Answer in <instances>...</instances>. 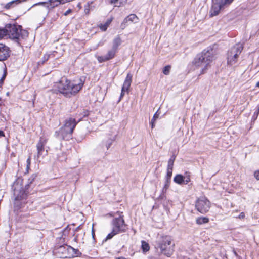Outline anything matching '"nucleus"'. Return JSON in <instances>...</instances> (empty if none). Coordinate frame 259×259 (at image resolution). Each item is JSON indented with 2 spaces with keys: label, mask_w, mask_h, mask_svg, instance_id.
<instances>
[{
  "label": "nucleus",
  "mask_w": 259,
  "mask_h": 259,
  "mask_svg": "<svg viewBox=\"0 0 259 259\" xmlns=\"http://www.w3.org/2000/svg\"><path fill=\"white\" fill-rule=\"evenodd\" d=\"M84 83V79L83 78H80L78 80L70 81L65 77H62L56 83V87L60 94L66 97L70 98L79 92Z\"/></svg>",
  "instance_id": "nucleus-1"
},
{
  "label": "nucleus",
  "mask_w": 259,
  "mask_h": 259,
  "mask_svg": "<svg viewBox=\"0 0 259 259\" xmlns=\"http://www.w3.org/2000/svg\"><path fill=\"white\" fill-rule=\"evenodd\" d=\"M214 53L215 52L212 48H207L197 55L193 61L194 65L197 67H201V72L204 73L214 59Z\"/></svg>",
  "instance_id": "nucleus-2"
},
{
  "label": "nucleus",
  "mask_w": 259,
  "mask_h": 259,
  "mask_svg": "<svg viewBox=\"0 0 259 259\" xmlns=\"http://www.w3.org/2000/svg\"><path fill=\"white\" fill-rule=\"evenodd\" d=\"M4 30L6 36L8 35L9 38L18 42L21 39H24L28 37L27 31L22 29V26L16 24H8L6 25Z\"/></svg>",
  "instance_id": "nucleus-3"
},
{
  "label": "nucleus",
  "mask_w": 259,
  "mask_h": 259,
  "mask_svg": "<svg viewBox=\"0 0 259 259\" xmlns=\"http://www.w3.org/2000/svg\"><path fill=\"white\" fill-rule=\"evenodd\" d=\"M154 245L156 248H159L161 253L167 256H170L173 252L174 244L172 243V239L169 236H160L157 238Z\"/></svg>",
  "instance_id": "nucleus-4"
},
{
  "label": "nucleus",
  "mask_w": 259,
  "mask_h": 259,
  "mask_svg": "<svg viewBox=\"0 0 259 259\" xmlns=\"http://www.w3.org/2000/svg\"><path fill=\"white\" fill-rule=\"evenodd\" d=\"M76 124L77 122L74 118L71 117L66 119L64 125L59 132H56L55 136L60 139H65L67 136L70 137Z\"/></svg>",
  "instance_id": "nucleus-5"
},
{
  "label": "nucleus",
  "mask_w": 259,
  "mask_h": 259,
  "mask_svg": "<svg viewBox=\"0 0 259 259\" xmlns=\"http://www.w3.org/2000/svg\"><path fill=\"white\" fill-rule=\"evenodd\" d=\"M243 49L241 44H237L228 51L227 53V64L229 65H233L237 63L238 58Z\"/></svg>",
  "instance_id": "nucleus-6"
},
{
  "label": "nucleus",
  "mask_w": 259,
  "mask_h": 259,
  "mask_svg": "<svg viewBox=\"0 0 259 259\" xmlns=\"http://www.w3.org/2000/svg\"><path fill=\"white\" fill-rule=\"evenodd\" d=\"M112 225L114 232L120 233L126 231V224L122 216L114 218L112 221Z\"/></svg>",
  "instance_id": "nucleus-7"
},
{
  "label": "nucleus",
  "mask_w": 259,
  "mask_h": 259,
  "mask_svg": "<svg viewBox=\"0 0 259 259\" xmlns=\"http://www.w3.org/2000/svg\"><path fill=\"white\" fill-rule=\"evenodd\" d=\"M210 207V202L205 197L199 198L196 203L197 210L203 214L208 211Z\"/></svg>",
  "instance_id": "nucleus-8"
},
{
  "label": "nucleus",
  "mask_w": 259,
  "mask_h": 259,
  "mask_svg": "<svg viewBox=\"0 0 259 259\" xmlns=\"http://www.w3.org/2000/svg\"><path fill=\"white\" fill-rule=\"evenodd\" d=\"M70 250L74 251L75 254H76V255H78V253H77L76 252V251L79 252L78 250H76L72 247H68L65 246H60L59 247L55 248V249L54 250V253L60 258H64L66 257V256L64 255L66 254V251Z\"/></svg>",
  "instance_id": "nucleus-9"
},
{
  "label": "nucleus",
  "mask_w": 259,
  "mask_h": 259,
  "mask_svg": "<svg viewBox=\"0 0 259 259\" xmlns=\"http://www.w3.org/2000/svg\"><path fill=\"white\" fill-rule=\"evenodd\" d=\"M47 143V140L41 137L39 141L36 145L37 148V159H38L41 156H42V154L45 151L44 146Z\"/></svg>",
  "instance_id": "nucleus-10"
},
{
  "label": "nucleus",
  "mask_w": 259,
  "mask_h": 259,
  "mask_svg": "<svg viewBox=\"0 0 259 259\" xmlns=\"http://www.w3.org/2000/svg\"><path fill=\"white\" fill-rule=\"evenodd\" d=\"M116 50L112 48L108 51L106 55L104 56H98L97 59L99 62H103L113 58L115 56Z\"/></svg>",
  "instance_id": "nucleus-11"
},
{
  "label": "nucleus",
  "mask_w": 259,
  "mask_h": 259,
  "mask_svg": "<svg viewBox=\"0 0 259 259\" xmlns=\"http://www.w3.org/2000/svg\"><path fill=\"white\" fill-rule=\"evenodd\" d=\"M72 1L73 0H48V4H49V5L46 7L48 9L50 10L58 6L60 4H64Z\"/></svg>",
  "instance_id": "nucleus-12"
},
{
  "label": "nucleus",
  "mask_w": 259,
  "mask_h": 259,
  "mask_svg": "<svg viewBox=\"0 0 259 259\" xmlns=\"http://www.w3.org/2000/svg\"><path fill=\"white\" fill-rule=\"evenodd\" d=\"M138 20V18L135 14H131L126 17L123 21L121 24V28L124 29L126 26L127 25L128 22L137 23Z\"/></svg>",
  "instance_id": "nucleus-13"
},
{
  "label": "nucleus",
  "mask_w": 259,
  "mask_h": 259,
  "mask_svg": "<svg viewBox=\"0 0 259 259\" xmlns=\"http://www.w3.org/2000/svg\"><path fill=\"white\" fill-rule=\"evenodd\" d=\"M9 56V48L3 44H0V61L6 60Z\"/></svg>",
  "instance_id": "nucleus-14"
},
{
  "label": "nucleus",
  "mask_w": 259,
  "mask_h": 259,
  "mask_svg": "<svg viewBox=\"0 0 259 259\" xmlns=\"http://www.w3.org/2000/svg\"><path fill=\"white\" fill-rule=\"evenodd\" d=\"M222 8H223V7L220 3H217V1H216V3L214 2L210 10V16L211 17L217 16Z\"/></svg>",
  "instance_id": "nucleus-15"
},
{
  "label": "nucleus",
  "mask_w": 259,
  "mask_h": 259,
  "mask_svg": "<svg viewBox=\"0 0 259 259\" xmlns=\"http://www.w3.org/2000/svg\"><path fill=\"white\" fill-rule=\"evenodd\" d=\"M132 80V75L130 73L127 74L126 77L124 81L122 89L123 90H125L126 92H128L129 89L131 87V84Z\"/></svg>",
  "instance_id": "nucleus-16"
},
{
  "label": "nucleus",
  "mask_w": 259,
  "mask_h": 259,
  "mask_svg": "<svg viewBox=\"0 0 259 259\" xmlns=\"http://www.w3.org/2000/svg\"><path fill=\"white\" fill-rule=\"evenodd\" d=\"M27 0H13L11 2H10L8 3L5 6V8L6 9H10L13 7H14L15 6H16L17 5L23 2H25Z\"/></svg>",
  "instance_id": "nucleus-17"
},
{
  "label": "nucleus",
  "mask_w": 259,
  "mask_h": 259,
  "mask_svg": "<svg viewBox=\"0 0 259 259\" xmlns=\"http://www.w3.org/2000/svg\"><path fill=\"white\" fill-rule=\"evenodd\" d=\"M127 0H110V4L114 5L115 7H120L125 5Z\"/></svg>",
  "instance_id": "nucleus-18"
},
{
  "label": "nucleus",
  "mask_w": 259,
  "mask_h": 259,
  "mask_svg": "<svg viewBox=\"0 0 259 259\" xmlns=\"http://www.w3.org/2000/svg\"><path fill=\"white\" fill-rule=\"evenodd\" d=\"M184 179L185 177L182 175H177L174 179V181L178 184H182L184 182Z\"/></svg>",
  "instance_id": "nucleus-19"
},
{
  "label": "nucleus",
  "mask_w": 259,
  "mask_h": 259,
  "mask_svg": "<svg viewBox=\"0 0 259 259\" xmlns=\"http://www.w3.org/2000/svg\"><path fill=\"white\" fill-rule=\"evenodd\" d=\"M208 222L209 219L207 217H199L196 220V223L199 225L207 223Z\"/></svg>",
  "instance_id": "nucleus-20"
},
{
  "label": "nucleus",
  "mask_w": 259,
  "mask_h": 259,
  "mask_svg": "<svg viewBox=\"0 0 259 259\" xmlns=\"http://www.w3.org/2000/svg\"><path fill=\"white\" fill-rule=\"evenodd\" d=\"M121 40L120 37H117L114 38L113 42V47L112 48L117 50L118 46L121 44Z\"/></svg>",
  "instance_id": "nucleus-21"
},
{
  "label": "nucleus",
  "mask_w": 259,
  "mask_h": 259,
  "mask_svg": "<svg viewBox=\"0 0 259 259\" xmlns=\"http://www.w3.org/2000/svg\"><path fill=\"white\" fill-rule=\"evenodd\" d=\"M114 140V138H109L103 142V145L105 146L107 149H108L110 147Z\"/></svg>",
  "instance_id": "nucleus-22"
},
{
  "label": "nucleus",
  "mask_w": 259,
  "mask_h": 259,
  "mask_svg": "<svg viewBox=\"0 0 259 259\" xmlns=\"http://www.w3.org/2000/svg\"><path fill=\"white\" fill-rule=\"evenodd\" d=\"M176 156L175 155H172L170 158L169 159L168 161V165L167 169H173V165L174 163V161L175 160Z\"/></svg>",
  "instance_id": "nucleus-23"
},
{
  "label": "nucleus",
  "mask_w": 259,
  "mask_h": 259,
  "mask_svg": "<svg viewBox=\"0 0 259 259\" xmlns=\"http://www.w3.org/2000/svg\"><path fill=\"white\" fill-rule=\"evenodd\" d=\"M142 249L143 252H147L149 250V246L148 243L142 241Z\"/></svg>",
  "instance_id": "nucleus-24"
},
{
  "label": "nucleus",
  "mask_w": 259,
  "mask_h": 259,
  "mask_svg": "<svg viewBox=\"0 0 259 259\" xmlns=\"http://www.w3.org/2000/svg\"><path fill=\"white\" fill-rule=\"evenodd\" d=\"M234 0H220L219 3L223 7L230 5Z\"/></svg>",
  "instance_id": "nucleus-25"
},
{
  "label": "nucleus",
  "mask_w": 259,
  "mask_h": 259,
  "mask_svg": "<svg viewBox=\"0 0 259 259\" xmlns=\"http://www.w3.org/2000/svg\"><path fill=\"white\" fill-rule=\"evenodd\" d=\"M111 22V20H108V21H107V22L105 23V24H104L103 25H102V24L101 25V26H100V29L103 31H106L107 30L108 27L110 25Z\"/></svg>",
  "instance_id": "nucleus-26"
},
{
  "label": "nucleus",
  "mask_w": 259,
  "mask_h": 259,
  "mask_svg": "<svg viewBox=\"0 0 259 259\" xmlns=\"http://www.w3.org/2000/svg\"><path fill=\"white\" fill-rule=\"evenodd\" d=\"M170 183V180H166L164 187L162 188V193H164L168 189Z\"/></svg>",
  "instance_id": "nucleus-27"
},
{
  "label": "nucleus",
  "mask_w": 259,
  "mask_h": 259,
  "mask_svg": "<svg viewBox=\"0 0 259 259\" xmlns=\"http://www.w3.org/2000/svg\"><path fill=\"white\" fill-rule=\"evenodd\" d=\"M172 174V169H167V174L165 177L166 180H171V177Z\"/></svg>",
  "instance_id": "nucleus-28"
},
{
  "label": "nucleus",
  "mask_w": 259,
  "mask_h": 259,
  "mask_svg": "<svg viewBox=\"0 0 259 259\" xmlns=\"http://www.w3.org/2000/svg\"><path fill=\"white\" fill-rule=\"evenodd\" d=\"M171 69V67L169 65L166 66L163 70V73L165 75H168L170 72V70Z\"/></svg>",
  "instance_id": "nucleus-29"
},
{
  "label": "nucleus",
  "mask_w": 259,
  "mask_h": 259,
  "mask_svg": "<svg viewBox=\"0 0 259 259\" xmlns=\"http://www.w3.org/2000/svg\"><path fill=\"white\" fill-rule=\"evenodd\" d=\"M117 234H118V233L116 232H114V230L112 229V232L108 234V235L107 236L106 240L111 239L114 236H115V235H116Z\"/></svg>",
  "instance_id": "nucleus-30"
},
{
  "label": "nucleus",
  "mask_w": 259,
  "mask_h": 259,
  "mask_svg": "<svg viewBox=\"0 0 259 259\" xmlns=\"http://www.w3.org/2000/svg\"><path fill=\"white\" fill-rule=\"evenodd\" d=\"M14 185H15V188L14 190V195H17V197H16V200H19L22 197V196H19L18 194H17L18 191L16 189V186L18 185V184H15Z\"/></svg>",
  "instance_id": "nucleus-31"
},
{
  "label": "nucleus",
  "mask_w": 259,
  "mask_h": 259,
  "mask_svg": "<svg viewBox=\"0 0 259 259\" xmlns=\"http://www.w3.org/2000/svg\"><path fill=\"white\" fill-rule=\"evenodd\" d=\"M259 114V104H258V106H257V109L256 111L254 112V114L253 115V118L255 120L256 119V118H257V116Z\"/></svg>",
  "instance_id": "nucleus-32"
},
{
  "label": "nucleus",
  "mask_w": 259,
  "mask_h": 259,
  "mask_svg": "<svg viewBox=\"0 0 259 259\" xmlns=\"http://www.w3.org/2000/svg\"><path fill=\"white\" fill-rule=\"evenodd\" d=\"M6 36V32L4 28H0V39Z\"/></svg>",
  "instance_id": "nucleus-33"
},
{
  "label": "nucleus",
  "mask_w": 259,
  "mask_h": 259,
  "mask_svg": "<svg viewBox=\"0 0 259 259\" xmlns=\"http://www.w3.org/2000/svg\"><path fill=\"white\" fill-rule=\"evenodd\" d=\"M31 163V157L29 156L27 159V166H26V169L28 171V169L30 168Z\"/></svg>",
  "instance_id": "nucleus-34"
},
{
  "label": "nucleus",
  "mask_w": 259,
  "mask_h": 259,
  "mask_svg": "<svg viewBox=\"0 0 259 259\" xmlns=\"http://www.w3.org/2000/svg\"><path fill=\"white\" fill-rule=\"evenodd\" d=\"M48 4V2H39V3H36L35 4L33 5V6H37V5H45L46 4Z\"/></svg>",
  "instance_id": "nucleus-35"
},
{
  "label": "nucleus",
  "mask_w": 259,
  "mask_h": 259,
  "mask_svg": "<svg viewBox=\"0 0 259 259\" xmlns=\"http://www.w3.org/2000/svg\"><path fill=\"white\" fill-rule=\"evenodd\" d=\"M83 117H85L88 116L89 114V112L88 110H83L82 113H81Z\"/></svg>",
  "instance_id": "nucleus-36"
},
{
  "label": "nucleus",
  "mask_w": 259,
  "mask_h": 259,
  "mask_svg": "<svg viewBox=\"0 0 259 259\" xmlns=\"http://www.w3.org/2000/svg\"><path fill=\"white\" fill-rule=\"evenodd\" d=\"M158 117H159V114H158L157 112H156L154 114L152 120L153 121H155L158 118Z\"/></svg>",
  "instance_id": "nucleus-37"
},
{
  "label": "nucleus",
  "mask_w": 259,
  "mask_h": 259,
  "mask_svg": "<svg viewBox=\"0 0 259 259\" xmlns=\"http://www.w3.org/2000/svg\"><path fill=\"white\" fill-rule=\"evenodd\" d=\"M254 176L257 180H259V170L255 171Z\"/></svg>",
  "instance_id": "nucleus-38"
},
{
  "label": "nucleus",
  "mask_w": 259,
  "mask_h": 259,
  "mask_svg": "<svg viewBox=\"0 0 259 259\" xmlns=\"http://www.w3.org/2000/svg\"><path fill=\"white\" fill-rule=\"evenodd\" d=\"M190 181V178L189 177H186V178L185 177L184 182V183L185 184H187Z\"/></svg>",
  "instance_id": "nucleus-39"
},
{
  "label": "nucleus",
  "mask_w": 259,
  "mask_h": 259,
  "mask_svg": "<svg viewBox=\"0 0 259 259\" xmlns=\"http://www.w3.org/2000/svg\"><path fill=\"white\" fill-rule=\"evenodd\" d=\"M126 92L125 90H123V89H122L121 90V94H120V99H119V101L121 100V99L123 97V96L124 95V92Z\"/></svg>",
  "instance_id": "nucleus-40"
},
{
  "label": "nucleus",
  "mask_w": 259,
  "mask_h": 259,
  "mask_svg": "<svg viewBox=\"0 0 259 259\" xmlns=\"http://www.w3.org/2000/svg\"><path fill=\"white\" fill-rule=\"evenodd\" d=\"M71 9H68V10H67L65 13H64V15L65 16H67V15H68L71 12Z\"/></svg>",
  "instance_id": "nucleus-41"
},
{
  "label": "nucleus",
  "mask_w": 259,
  "mask_h": 259,
  "mask_svg": "<svg viewBox=\"0 0 259 259\" xmlns=\"http://www.w3.org/2000/svg\"><path fill=\"white\" fill-rule=\"evenodd\" d=\"M49 58V55H48V54L45 55V56H44L45 60L43 61V62H44L45 61L47 60Z\"/></svg>",
  "instance_id": "nucleus-42"
},
{
  "label": "nucleus",
  "mask_w": 259,
  "mask_h": 259,
  "mask_svg": "<svg viewBox=\"0 0 259 259\" xmlns=\"http://www.w3.org/2000/svg\"><path fill=\"white\" fill-rule=\"evenodd\" d=\"M5 136V134L4 132L2 130H0V138Z\"/></svg>",
  "instance_id": "nucleus-43"
},
{
  "label": "nucleus",
  "mask_w": 259,
  "mask_h": 259,
  "mask_svg": "<svg viewBox=\"0 0 259 259\" xmlns=\"http://www.w3.org/2000/svg\"><path fill=\"white\" fill-rule=\"evenodd\" d=\"M245 217V214L244 213L241 212L239 215V218H243Z\"/></svg>",
  "instance_id": "nucleus-44"
},
{
  "label": "nucleus",
  "mask_w": 259,
  "mask_h": 259,
  "mask_svg": "<svg viewBox=\"0 0 259 259\" xmlns=\"http://www.w3.org/2000/svg\"><path fill=\"white\" fill-rule=\"evenodd\" d=\"M154 122L155 121H153V120H151V127L153 128H154L155 125H154Z\"/></svg>",
  "instance_id": "nucleus-45"
},
{
  "label": "nucleus",
  "mask_w": 259,
  "mask_h": 259,
  "mask_svg": "<svg viewBox=\"0 0 259 259\" xmlns=\"http://www.w3.org/2000/svg\"><path fill=\"white\" fill-rule=\"evenodd\" d=\"M93 226H94V224H93ZM92 234L93 237H94V236L95 235V233H94V230L93 229V226H92Z\"/></svg>",
  "instance_id": "nucleus-46"
},
{
  "label": "nucleus",
  "mask_w": 259,
  "mask_h": 259,
  "mask_svg": "<svg viewBox=\"0 0 259 259\" xmlns=\"http://www.w3.org/2000/svg\"><path fill=\"white\" fill-rule=\"evenodd\" d=\"M233 252H234V254H235L236 256H237V255H238L235 250H233Z\"/></svg>",
  "instance_id": "nucleus-47"
},
{
  "label": "nucleus",
  "mask_w": 259,
  "mask_h": 259,
  "mask_svg": "<svg viewBox=\"0 0 259 259\" xmlns=\"http://www.w3.org/2000/svg\"><path fill=\"white\" fill-rule=\"evenodd\" d=\"M116 259H125V258L123 257H120L116 258Z\"/></svg>",
  "instance_id": "nucleus-48"
},
{
  "label": "nucleus",
  "mask_w": 259,
  "mask_h": 259,
  "mask_svg": "<svg viewBox=\"0 0 259 259\" xmlns=\"http://www.w3.org/2000/svg\"><path fill=\"white\" fill-rule=\"evenodd\" d=\"M256 87L259 88V81L257 82V83L256 84Z\"/></svg>",
  "instance_id": "nucleus-49"
},
{
  "label": "nucleus",
  "mask_w": 259,
  "mask_h": 259,
  "mask_svg": "<svg viewBox=\"0 0 259 259\" xmlns=\"http://www.w3.org/2000/svg\"><path fill=\"white\" fill-rule=\"evenodd\" d=\"M84 11H85V13H87L89 12V10L88 9H85Z\"/></svg>",
  "instance_id": "nucleus-50"
},
{
  "label": "nucleus",
  "mask_w": 259,
  "mask_h": 259,
  "mask_svg": "<svg viewBox=\"0 0 259 259\" xmlns=\"http://www.w3.org/2000/svg\"><path fill=\"white\" fill-rule=\"evenodd\" d=\"M4 77H5V76H4V77H3L2 78H1V80H2V81L3 78Z\"/></svg>",
  "instance_id": "nucleus-51"
},
{
  "label": "nucleus",
  "mask_w": 259,
  "mask_h": 259,
  "mask_svg": "<svg viewBox=\"0 0 259 259\" xmlns=\"http://www.w3.org/2000/svg\"><path fill=\"white\" fill-rule=\"evenodd\" d=\"M213 1H218V0H212Z\"/></svg>",
  "instance_id": "nucleus-52"
}]
</instances>
